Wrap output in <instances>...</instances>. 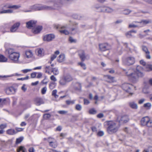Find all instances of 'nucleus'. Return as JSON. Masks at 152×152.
Masks as SVG:
<instances>
[{
	"label": "nucleus",
	"mask_w": 152,
	"mask_h": 152,
	"mask_svg": "<svg viewBox=\"0 0 152 152\" xmlns=\"http://www.w3.org/2000/svg\"><path fill=\"white\" fill-rule=\"evenodd\" d=\"M142 69V68L138 66L136 71L134 73L132 72V70L131 69H129L127 70L123 69V70L125 72L126 75L130 78L131 81L133 83H135L138 81L139 77H142L144 76L143 74L141 71Z\"/></svg>",
	"instance_id": "obj_1"
},
{
	"label": "nucleus",
	"mask_w": 152,
	"mask_h": 152,
	"mask_svg": "<svg viewBox=\"0 0 152 152\" xmlns=\"http://www.w3.org/2000/svg\"><path fill=\"white\" fill-rule=\"evenodd\" d=\"M6 52L8 54L9 58L14 63H17L18 61L20 54L15 51V50L12 48H9L6 50Z\"/></svg>",
	"instance_id": "obj_2"
},
{
	"label": "nucleus",
	"mask_w": 152,
	"mask_h": 152,
	"mask_svg": "<svg viewBox=\"0 0 152 152\" xmlns=\"http://www.w3.org/2000/svg\"><path fill=\"white\" fill-rule=\"evenodd\" d=\"M36 21L32 20H30L26 23V26L28 28L32 29V32L34 34H37L39 33L42 29V27L40 26L36 27Z\"/></svg>",
	"instance_id": "obj_3"
},
{
	"label": "nucleus",
	"mask_w": 152,
	"mask_h": 152,
	"mask_svg": "<svg viewBox=\"0 0 152 152\" xmlns=\"http://www.w3.org/2000/svg\"><path fill=\"white\" fill-rule=\"evenodd\" d=\"M108 127L107 128V131L109 133L116 132L118 130L120 126L118 122L110 121L108 122Z\"/></svg>",
	"instance_id": "obj_4"
},
{
	"label": "nucleus",
	"mask_w": 152,
	"mask_h": 152,
	"mask_svg": "<svg viewBox=\"0 0 152 152\" xmlns=\"http://www.w3.org/2000/svg\"><path fill=\"white\" fill-rule=\"evenodd\" d=\"M135 61V58L133 57L129 56L124 59L123 62L124 64L130 66L133 64Z\"/></svg>",
	"instance_id": "obj_5"
},
{
	"label": "nucleus",
	"mask_w": 152,
	"mask_h": 152,
	"mask_svg": "<svg viewBox=\"0 0 152 152\" xmlns=\"http://www.w3.org/2000/svg\"><path fill=\"white\" fill-rule=\"evenodd\" d=\"M34 8L36 10H51L53 9H56V8H54L51 6H48L46 5H41L37 4L34 6Z\"/></svg>",
	"instance_id": "obj_6"
},
{
	"label": "nucleus",
	"mask_w": 152,
	"mask_h": 152,
	"mask_svg": "<svg viewBox=\"0 0 152 152\" xmlns=\"http://www.w3.org/2000/svg\"><path fill=\"white\" fill-rule=\"evenodd\" d=\"M20 7V6L17 5H11L9 4H7L4 5L3 7L0 6V14H3L2 12L3 11L4 8H13L15 9H17Z\"/></svg>",
	"instance_id": "obj_7"
},
{
	"label": "nucleus",
	"mask_w": 152,
	"mask_h": 152,
	"mask_svg": "<svg viewBox=\"0 0 152 152\" xmlns=\"http://www.w3.org/2000/svg\"><path fill=\"white\" fill-rule=\"evenodd\" d=\"M122 88L124 90L129 92L130 94H132V93H131V89L133 88L132 85L128 83H125L123 84Z\"/></svg>",
	"instance_id": "obj_8"
},
{
	"label": "nucleus",
	"mask_w": 152,
	"mask_h": 152,
	"mask_svg": "<svg viewBox=\"0 0 152 152\" xmlns=\"http://www.w3.org/2000/svg\"><path fill=\"white\" fill-rule=\"evenodd\" d=\"M78 55L82 61H84L86 59H88L89 58V56L88 55H85L84 51L80 50L79 51Z\"/></svg>",
	"instance_id": "obj_9"
},
{
	"label": "nucleus",
	"mask_w": 152,
	"mask_h": 152,
	"mask_svg": "<svg viewBox=\"0 0 152 152\" xmlns=\"http://www.w3.org/2000/svg\"><path fill=\"white\" fill-rule=\"evenodd\" d=\"M99 46L100 50L102 51L108 50L110 48V45L107 43L99 44Z\"/></svg>",
	"instance_id": "obj_10"
},
{
	"label": "nucleus",
	"mask_w": 152,
	"mask_h": 152,
	"mask_svg": "<svg viewBox=\"0 0 152 152\" xmlns=\"http://www.w3.org/2000/svg\"><path fill=\"white\" fill-rule=\"evenodd\" d=\"M55 38V36L53 34H48L44 36L43 40L45 41L49 42L52 41Z\"/></svg>",
	"instance_id": "obj_11"
},
{
	"label": "nucleus",
	"mask_w": 152,
	"mask_h": 152,
	"mask_svg": "<svg viewBox=\"0 0 152 152\" xmlns=\"http://www.w3.org/2000/svg\"><path fill=\"white\" fill-rule=\"evenodd\" d=\"M48 142L49 143V145L53 148H56L57 145L56 142L55 140L52 138L49 137L48 138Z\"/></svg>",
	"instance_id": "obj_12"
},
{
	"label": "nucleus",
	"mask_w": 152,
	"mask_h": 152,
	"mask_svg": "<svg viewBox=\"0 0 152 152\" xmlns=\"http://www.w3.org/2000/svg\"><path fill=\"white\" fill-rule=\"evenodd\" d=\"M129 120L128 116L127 115H124L121 116L119 120H118V124H121L127 122Z\"/></svg>",
	"instance_id": "obj_13"
},
{
	"label": "nucleus",
	"mask_w": 152,
	"mask_h": 152,
	"mask_svg": "<svg viewBox=\"0 0 152 152\" xmlns=\"http://www.w3.org/2000/svg\"><path fill=\"white\" fill-rule=\"evenodd\" d=\"M54 27L56 29H58L61 28L62 29L60 30L59 31L61 33L65 34V35H68L69 34V32L67 30L65 29H63L64 28H65V26L61 27L59 25H55Z\"/></svg>",
	"instance_id": "obj_14"
},
{
	"label": "nucleus",
	"mask_w": 152,
	"mask_h": 152,
	"mask_svg": "<svg viewBox=\"0 0 152 152\" xmlns=\"http://www.w3.org/2000/svg\"><path fill=\"white\" fill-rule=\"evenodd\" d=\"M104 77L107 79L106 81L109 83H113L115 82V77L110 75H106L104 76Z\"/></svg>",
	"instance_id": "obj_15"
},
{
	"label": "nucleus",
	"mask_w": 152,
	"mask_h": 152,
	"mask_svg": "<svg viewBox=\"0 0 152 152\" xmlns=\"http://www.w3.org/2000/svg\"><path fill=\"white\" fill-rule=\"evenodd\" d=\"M149 117L147 116L142 118L141 120V125L142 126H147L148 122L149 121Z\"/></svg>",
	"instance_id": "obj_16"
},
{
	"label": "nucleus",
	"mask_w": 152,
	"mask_h": 152,
	"mask_svg": "<svg viewBox=\"0 0 152 152\" xmlns=\"http://www.w3.org/2000/svg\"><path fill=\"white\" fill-rule=\"evenodd\" d=\"M15 92V90L13 87L7 88L6 90V92L7 94H13Z\"/></svg>",
	"instance_id": "obj_17"
},
{
	"label": "nucleus",
	"mask_w": 152,
	"mask_h": 152,
	"mask_svg": "<svg viewBox=\"0 0 152 152\" xmlns=\"http://www.w3.org/2000/svg\"><path fill=\"white\" fill-rule=\"evenodd\" d=\"M20 25V23H17L14 24L10 28V32H15L18 29Z\"/></svg>",
	"instance_id": "obj_18"
},
{
	"label": "nucleus",
	"mask_w": 152,
	"mask_h": 152,
	"mask_svg": "<svg viewBox=\"0 0 152 152\" xmlns=\"http://www.w3.org/2000/svg\"><path fill=\"white\" fill-rule=\"evenodd\" d=\"M35 102L36 105L38 106L40 105L41 104L44 103L42 99L39 97L36 98L35 100Z\"/></svg>",
	"instance_id": "obj_19"
},
{
	"label": "nucleus",
	"mask_w": 152,
	"mask_h": 152,
	"mask_svg": "<svg viewBox=\"0 0 152 152\" xmlns=\"http://www.w3.org/2000/svg\"><path fill=\"white\" fill-rule=\"evenodd\" d=\"M134 22L135 23H140L142 25L141 27L151 22V21L149 20H142L141 21L138 22L137 21H134Z\"/></svg>",
	"instance_id": "obj_20"
},
{
	"label": "nucleus",
	"mask_w": 152,
	"mask_h": 152,
	"mask_svg": "<svg viewBox=\"0 0 152 152\" xmlns=\"http://www.w3.org/2000/svg\"><path fill=\"white\" fill-rule=\"evenodd\" d=\"M63 76L67 83L72 81L73 79L72 77L69 74H67Z\"/></svg>",
	"instance_id": "obj_21"
},
{
	"label": "nucleus",
	"mask_w": 152,
	"mask_h": 152,
	"mask_svg": "<svg viewBox=\"0 0 152 152\" xmlns=\"http://www.w3.org/2000/svg\"><path fill=\"white\" fill-rule=\"evenodd\" d=\"M38 56L42 57L44 55V50L42 48H38L36 50Z\"/></svg>",
	"instance_id": "obj_22"
},
{
	"label": "nucleus",
	"mask_w": 152,
	"mask_h": 152,
	"mask_svg": "<svg viewBox=\"0 0 152 152\" xmlns=\"http://www.w3.org/2000/svg\"><path fill=\"white\" fill-rule=\"evenodd\" d=\"M65 60V56L64 54H61L57 58L58 62H62L64 61Z\"/></svg>",
	"instance_id": "obj_23"
},
{
	"label": "nucleus",
	"mask_w": 152,
	"mask_h": 152,
	"mask_svg": "<svg viewBox=\"0 0 152 152\" xmlns=\"http://www.w3.org/2000/svg\"><path fill=\"white\" fill-rule=\"evenodd\" d=\"M67 82L66 81L65 79L62 76L61 77L59 81V84L62 86H65L66 85Z\"/></svg>",
	"instance_id": "obj_24"
},
{
	"label": "nucleus",
	"mask_w": 152,
	"mask_h": 152,
	"mask_svg": "<svg viewBox=\"0 0 152 152\" xmlns=\"http://www.w3.org/2000/svg\"><path fill=\"white\" fill-rule=\"evenodd\" d=\"M129 104L130 107L133 109H136L138 108L137 104L134 102H130Z\"/></svg>",
	"instance_id": "obj_25"
},
{
	"label": "nucleus",
	"mask_w": 152,
	"mask_h": 152,
	"mask_svg": "<svg viewBox=\"0 0 152 152\" xmlns=\"http://www.w3.org/2000/svg\"><path fill=\"white\" fill-rule=\"evenodd\" d=\"M17 133V132L12 129H10L7 131V134L10 135H13L16 134Z\"/></svg>",
	"instance_id": "obj_26"
},
{
	"label": "nucleus",
	"mask_w": 152,
	"mask_h": 152,
	"mask_svg": "<svg viewBox=\"0 0 152 152\" xmlns=\"http://www.w3.org/2000/svg\"><path fill=\"white\" fill-rule=\"evenodd\" d=\"M26 151V148L24 146H19L17 149V152H25Z\"/></svg>",
	"instance_id": "obj_27"
},
{
	"label": "nucleus",
	"mask_w": 152,
	"mask_h": 152,
	"mask_svg": "<svg viewBox=\"0 0 152 152\" xmlns=\"http://www.w3.org/2000/svg\"><path fill=\"white\" fill-rule=\"evenodd\" d=\"M7 58L4 56L0 54V62H5L7 61Z\"/></svg>",
	"instance_id": "obj_28"
},
{
	"label": "nucleus",
	"mask_w": 152,
	"mask_h": 152,
	"mask_svg": "<svg viewBox=\"0 0 152 152\" xmlns=\"http://www.w3.org/2000/svg\"><path fill=\"white\" fill-rule=\"evenodd\" d=\"M60 53L58 50H57L54 52V54L51 57V61H53L57 57V55H58Z\"/></svg>",
	"instance_id": "obj_29"
},
{
	"label": "nucleus",
	"mask_w": 152,
	"mask_h": 152,
	"mask_svg": "<svg viewBox=\"0 0 152 152\" xmlns=\"http://www.w3.org/2000/svg\"><path fill=\"white\" fill-rule=\"evenodd\" d=\"M25 54L27 58H31L32 56V53L31 50L26 51Z\"/></svg>",
	"instance_id": "obj_30"
},
{
	"label": "nucleus",
	"mask_w": 152,
	"mask_h": 152,
	"mask_svg": "<svg viewBox=\"0 0 152 152\" xmlns=\"http://www.w3.org/2000/svg\"><path fill=\"white\" fill-rule=\"evenodd\" d=\"M6 99H1L0 98V107H2L3 105L5 104L6 102Z\"/></svg>",
	"instance_id": "obj_31"
},
{
	"label": "nucleus",
	"mask_w": 152,
	"mask_h": 152,
	"mask_svg": "<svg viewBox=\"0 0 152 152\" xmlns=\"http://www.w3.org/2000/svg\"><path fill=\"white\" fill-rule=\"evenodd\" d=\"M51 72L55 75H57L59 74L58 69L56 67L52 68Z\"/></svg>",
	"instance_id": "obj_32"
},
{
	"label": "nucleus",
	"mask_w": 152,
	"mask_h": 152,
	"mask_svg": "<svg viewBox=\"0 0 152 152\" xmlns=\"http://www.w3.org/2000/svg\"><path fill=\"white\" fill-rule=\"evenodd\" d=\"M75 88L76 90H80L81 88V84L79 83H76L75 84Z\"/></svg>",
	"instance_id": "obj_33"
},
{
	"label": "nucleus",
	"mask_w": 152,
	"mask_h": 152,
	"mask_svg": "<svg viewBox=\"0 0 152 152\" xmlns=\"http://www.w3.org/2000/svg\"><path fill=\"white\" fill-rule=\"evenodd\" d=\"M106 7L105 6L99 7H98L97 9L99 10V11L105 12L106 11Z\"/></svg>",
	"instance_id": "obj_34"
},
{
	"label": "nucleus",
	"mask_w": 152,
	"mask_h": 152,
	"mask_svg": "<svg viewBox=\"0 0 152 152\" xmlns=\"http://www.w3.org/2000/svg\"><path fill=\"white\" fill-rule=\"evenodd\" d=\"M57 91L56 90H53L52 93V95L54 96L55 98H57L58 97V96L56 94Z\"/></svg>",
	"instance_id": "obj_35"
},
{
	"label": "nucleus",
	"mask_w": 152,
	"mask_h": 152,
	"mask_svg": "<svg viewBox=\"0 0 152 152\" xmlns=\"http://www.w3.org/2000/svg\"><path fill=\"white\" fill-rule=\"evenodd\" d=\"M75 108L76 110L78 111H81L82 109V106L80 104H77L76 105Z\"/></svg>",
	"instance_id": "obj_36"
},
{
	"label": "nucleus",
	"mask_w": 152,
	"mask_h": 152,
	"mask_svg": "<svg viewBox=\"0 0 152 152\" xmlns=\"http://www.w3.org/2000/svg\"><path fill=\"white\" fill-rule=\"evenodd\" d=\"M131 11L129 9H126L123 10L122 11V13L125 15H128L131 12Z\"/></svg>",
	"instance_id": "obj_37"
},
{
	"label": "nucleus",
	"mask_w": 152,
	"mask_h": 152,
	"mask_svg": "<svg viewBox=\"0 0 152 152\" xmlns=\"http://www.w3.org/2000/svg\"><path fill=\"white\" fill-rule=\"evenodd\" d=\"M75 100H66V103L68 105L72 104L75 103Z\"/></svg>",
	"instance_id": "obj_38"
},
{
	"label": "nucleus",
	"mask_w": 152,
	"mask_h": 152,
	"mask_svg": "<svg viewBox=\"0 0 152 152\" xmlns=\"http://www.w3.org/2000/svg\"><path fill=\"white\" fill-rule=\"evenodd\" d=\"M89 113L91 114H95L96 113V111L94 109L92 108L89 110Z\"/></svg>",
	"instance_id": "obj_39"
},
{
	"label": "nucleus",
	"mask_w": 152,
	"mask_h": 152,
	"mask_svg": "<svg viewBox=\"0 0 152 152\" xmlns=\"http://www.w3.org/2000/svg\"><path fill=\"white\" fill-rule=\"evenodd\" d=\"M132 32L130 31L127 32L126 33V37L128 38H131L132 37Z\"/></svg>",
	"instance_id": "obj_40"
},
{
	"label": "nucleus",
	"mask_w": 152,
	"mask_h": 152,
	"mask_svg": "<svg viewBox=\"0 0 152 152\" xmlns=\"http://www.w3.org/2000/svg\"><path fill=\"white\" fill-rule=\"evenodd\" d=\"M2 12V13H12L13 12V11L11 10H4Z\"/></svg>",
	"instance_id": "obj_41"
},
{
	"label": "nucleus",
	"mask_w": 152,
	"mask_h": 152,
	"mask_svg": "<svg viewBox=\"0 0 152 152\" xmlns=\"http://www.w3.org/2000/svg\"><path fill=\"white\" fill-rule=\"evenodd\" d=\"M74 26H75V27L74 28H71V31H74L75 30V31H77L78 29V27L77 26V23H75L73 25Z\"/></svg>",
	"instance_id": "obj_42"
},
{
	"label": "nucleus",
	"mask_w": 152,
	"mask_h": 152,
	"mask_svg": "<svg viewBox=\"0 0 152 152\" xmlns=\"http://www.w3.org/2000/svg\"><path fill=\"white\" fill-rule=\"evenodd\" d=\"M55 83H51L49 84V88L51 89H53L55 87Z\"/></svg>",
	"instance_id": "obj_43"
},
{
	"label": "nucleus",
	"mask_w": 152,
	"mask_h": 152,
	"mask_svg": "<svg viewBox=\"0 0 152 152\" xmlns=\"http://www.w3.org/2000/svg\"><path fill=\"white\" fill-rule=\"evenodd\" d=\"M79 65H80L81 67H82L84 69H86V64L83 62H80L78 63Z\"/></svg>",
	"instance_id": "obj_44"
},
{
	"label": "nucleus",
	"mask_w": 152,
	"mask_h": 152,
	"mask_svg": "<svg viewBox=\"0 0 152 152\" xmlns=\"http://www.w3.org/2000/svg\"><path fill=\"white\" fill-rule=\"evenodd\" d=\"M43 116L45 119H47L50 118L51 115L49 113L45 114H44Z\"/></svg>",
	"instance_id": "obj_45"
},
{
	"label": "nucleus",
	"mask_w": 152,
	"mask_h": 152,
	"mask_svg": "<svg viewBox=\"0 0 152 152\" xmlns=\"http://www.w3.org/2000/svg\"><path fill=\"white\" fill-rule=\"evenodd\" d=\"M151 104L149 102L145 103L144 105V107L146 108H150L151 106Z\"/></svg>",
	"instance_id": "obj_46"
},
{
	"label": "nucleus",
	"mask_w": 152,
	"mask_h": 152,
	"mask_svg": "<svg viewBox=\"0 0 152 152\" xmlns=\"http://www.w3.org/2000/svg\"><path fill=\"white\" fill-rule=\"evenodd\" d=\"M23 139L22 137H20L17 138L16 140V144H18L20 143L23 140Z\"/></svg>",
	"instance_id": "obj_47"
},
{
	"label": "nucleus",
	"mask_w": 152,
	"mask_h": 152,
	"mask_svg": "<svg viewBox=\"0 0 152 152\" xmlns=\"http://www.w3.org/2000/svg\"><path fill=\"white\" fill-rule=\"evenodd\" d=\"M47 90V88L46 87H45L42 88L41 90L42 94H45L46 93Z\"/></svg>",
	"instance_id": "obj_48"
},
{
	"label": "nucleus",
	"mask_w": 152,
	"mask_h": 152,
	"mask_svg": "<svg viewBox=\"0 0 152 152\" xmlns=\"http://www.w3.org/2000/svg\"><path fill=\"white\" fill-rule=\"evenodd\" d=\"M145 53V57L146 58L150 59L151 58V56L150 55V52L149 51L146 52Z\"/></svg>",
	"instance_id": "obj_49"
},
{
	"label": "nucleus",
	"mask_w": 152,
	"mask_h": 152,
	"mask_svg": "<svg viewBox=\"0 0 152 152\" xmlns=\"http://www.w3.org/2000/svg\"><path fill=\"white\" fill-rule=\"evenodd\" d=\"M113 11V10L111 8L107 7L106 9V11L107 12H111Z\"/></svg>",
	"instance_id": "obj_50"
},
{
	"label": "nucleus",
	"mask_w": 152,
	"mask_h": 152,
	"mask_svg": "<svg viewBox=\"0 0 152 152\" xmlns=\"http://www.w3.org/2000/svg\"><path fill=\"white\" fill-rule=\"evenodd\" d=\"M143 152H152V146L149 147L148 149L144 150Z\"/></svg>",
	"instance_id": "obj_51"
},
{
	"label": "nucleus",
	"mask_w": 152,
	"mask_h": 152,
	"mask_svg": "<svg viewBox=\"0 0 152 152\" xmlns=\"http://www.w3.org/2000/svg\"><path fill=\"white\" fill-rule=\"evenodd\" d=\"M20 75L18 74V73H15V74H12V75H6V76L4 75V76H3V77H12V76H18V75Z\"/></svg>",
	"instance_id": "obj_52"
},
{
	"label": "nucleus",
	"mask_w": 152,
	"mask_h": 152,
	"mask_svg": "<svg viewBox=\"0 0 152 152\" xmlns=\"http://www.w3.org/2000/svg\"><path fill=\"white\" fill-rule=\"evenodd\" d=\"M147 126L148 127H152V120L149 119V121L148 122Z\"/></svg>",
	"instance_id": "obj_53"
},
{
	"label": "nucleus",
	"mask_w": 152,
	"mask_h": 152,
	"mask_svg": "<svg viewBox=\"0 0 152 152\" xmlns=\"http://www.w3.org/2000/svg\"><path fill=\"white\" fill-rule=\"evenodd\" d=\"M69 41L71 43L76 42V40L74 39L72 37H70L69 38Z\"/></svg>",
	"instance_id": "obj_54"
},
{
	"label": "nucleus",
	"mask_w": 152,
	"mask_h": 152,
	"mask_svg": "<svg viewBox=\"0 0 152 152\" xmlns=\"http://www.w3.org/2000/svg\"><path fill=\"white\" fill-rule=\"evenodd\" d=\"M67 111L65 110H60L58 111V113L61 114H64L67 113Z\"/></svg>",
	"instance_id": "obj_55"
},
{
	"label": "nucleus",
	"mask_w": 152,
	"mask_h": 152,
	"mask_svg": "<svg viewBox=\"0 0 152 152\" xmlns=\"http://www.w3.org/2000/svg\"><path fill=\"white\" fill-rule=\"evenodd\" d=\"M32 70L31 69H23L22 70V71L23 73H26L28 72H30Z\"/></svg>",
	"instance_id": "obj_56"
},
{
	"label": "nucleus",
	"mask_w": 152,
	"mask_h": 152,
	"mask_svg": "<svg viewBox=\"0 0 152 152\" xmlns=\"http://www.w3.org/2000/svg\"><path fill=\"white\" fill-rule=\"evenodd\" d=\"M142 48L143 50L145 52V53H146V52L149 51L148 50L147 48L145 46H143L142 47Z\"/></svg>",
	"instance_id": "obj_57"
},
{
	"label": "nucleus",
	"mask_w": 152,
	"mask_h": 152,
	"mask_svg": "<svg viewBox=\"0 0 152 152\" xmlns=\"http://www.w3.org/2000/svg\"><path fill=\"white\" fill-rule=\"evenodd\" d=\"M50 79L51 80L56 82L57 81V79L56 77L53 75H52L50 77Z\"/></svg>",
	"instance_id": "obj_58"
},
{
	"label": "nucleus",
	"mask_w": 152,
	"mask_h": 152,
	"mask_svg": "<svg viewBox=\"0 0 152 152\" xmlns=\"http://www.w3.org/2000/svg\"><path fill=\"white\" fill-rule=\"evenodd\" d=\"M104 134V133L102 131H100L97 133V135L99 136H102Z\"/></svg>",
	"instance_id": "obj_59"
},
{
	"label": "nucleus",
	"mask_w": 152,
	"mask_h": 152,
	"mask_svg": "<svg viewBox=\"0 0 152 152\" xmlns=\"http://www.w3.org/2000/svg\"><path fill=\"white\" fill-rule=\"evenodd\" d=\"M146 67L149 69V70H147V71H149L152 70V65H148Z\"/></svg>",
	"instance_id": "obj_60"
},
{
	"label": "nucleus",
	"mask_w": 152,
	"mask_h": 152,
	"mask_svg": "<svg viewBox=\"0 0 152 152\" xmlns=\"http://www.w3.org/2000/svg\"><path fill=\"white\" fill-rule=\"evenodd\" d=\"M37 73L35 72H34L32 73L31 74V78H35L36 76Z\"/></svg>",
	"instance_id": "obj_61"
},
{
	"label": "nucleus",
	"mask_w": 152,
	"mask_h": 152,
	"mask_svg": "<svg viewBox=\"0 0 152 152\" xmlns=\"http://www.w3.org/2000/svg\"><path fill=\"white\" fill-rule=\"evenodd\" d=\"M5 144V142L4 141L1 140L0 139V145L3 146Z\"/></svg>",
	"instance_id": "obj_62"
},
{
	"label": "nucleus",
	"mask_w": 152,
	"mask_h": 152,
	"mask_svg": "<svg viewBox=\"0 0 152 152\" xmlns=\"http://www.w3.org/2000/svg\"><path fill=\"white\" fill-rule=\"evenodd\" d=\"M7 126L6 124H1L0 125V129H3L5 128Z\"/></svg>",
	"instance_id": "obj_63"
},
{
	"label": "nucleus",
	"mask_w": 152,
	"mask_h": 152,
	"mask_svg": "<svg viewBox=\"0 0 152 152\" xmlns=\"http://www.w3.org/2000/svg\"><path fill=\"white\" fill-rule=\"evenodd\" d=\"M84 104L86 105L90 103V102L88 100L85 99H84Z\"/></svg>",
	"instance_id": "obj_64"
}]
</instances>
